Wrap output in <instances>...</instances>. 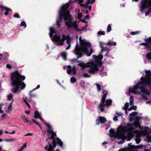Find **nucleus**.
<instances>
[{"mask_svg": "<svg viewBox=\"0 0 151 151\" xmlns=\"http://www.w3.org/2000/svg\"><path fill=\"white\" fill-rule=\"evenodd\" d=\"M25 79V76L21 75L18 70H16L12 73L11 76V85L15 87L12 89V91L16 93L19 91V88L22 90L24 89L26 85L22 80H24Z\"/></svg>", "mask_w": 151, "mask_h": 151, "instance_id": "obj_1", "label": "nucleus"}, {"mask_svg": "<svg viewBox=\"0 0 151 151\" xmlns=\"http://www.w3.org/2000/svg\"><path fill=\"white\" fill-rule=\"evenodd\" d=\"M79 40L81 44L80 46H79L77 44L75 48V55H78V58H79L82 56V52L86 54L88 56H91L93 52V50L92 48H91L90 52H89L87 48L88 47H90L91 46L90 43L85 41L83 40L82 39L81 37L79 38Z\"/></svg>", "mask_w": 151, "mask_h": 151, "instance_id": "obj_2", "label": "nucleus"}, {"mask_svg": "<svg viewBox=\"0 0 151 151\" xmlns=\"http://www.w3.org/2000/svg\"><path fill=\"white\" fill-rule=\"evenodd\" d=\"M59 18L56 21V25L58 28L60 27L61 24L60 23L62 22L63 19L65 21L68 20V21H65V23L66 25L67 26V29H68L69 28L68 26V23L69 22L70 19L71 22H72V19L71 16H65L60 14H59Z\"/></svg>", "mask_w": 151, "mask_h": 151, "instance_id": "obj_3", "label": "nucleus"}, {"mask_svg": "<svg viewBox=\"0 0 151 151\" xmlns=\"http://www.w3.org/2000/svg\"><path fill=\"white\" fill-rule=\"evenodd\" d=\"M68 27L70 28H73V29L77 31L81 32L82 31H86L87 30H86V28L83 27V28L81 29H80L78 28V24L77 23V21H75L73 22H71V20L68 23Z\"/></svg>", "mask_w": 151, "mask_h": 151, "instance_id": "obj_4", "label": "nucleus"}, {"mask_svg": "<svg viewBox=\"0 0 151 151\" xmlns=\"http://www.w3.org/2000/svg\"><path fill=\"white\" fill-rule=\"evenodd\" d=\"M70 5L68 3H67L63 5L61 7L59 11V14L64 16H71L70 15V11L67 10Z\"/></svg>", "mask_w": 151, "mask_h": 151, "instance_id": "obj_5", "label": "nucleus"}, {"mask_svg": "<svg viewBox=\"0 0 151 151\" xmlns=\"http://www.w3.org/2000/svg\"><path fill=\"white\" fill-rule=\"evenodd\" d=\"M146 73L145 75V78L143 81V83L146 85L150 87V89L151 90V73L150 70H146L145 71Z\"/></svg>", "mask_w": 151, "mask_h": 151, "instance_id": "obj_6", "label": "nucleus"}, {"mask_svg": "<svg viewBox=\"0 0 151 151\" xmlns=\"http://www.w3.org/2000/svg\"><path fill=\"white\" fill-rule=\"evenodd\" d=\"M145 84L143 81H139L135 84L133 86V88H129V93H133L134 94H139L140 93L138 91H135V90L139 88L140 89V88Z\"/></svg>", "mask_w": 151, "mask_h": 151, "instance_id": "obj_7", "label": "nucleus"}, {"mask_svg": "<svg viewBox=\"0 0 151 151\" xmlns=\"http://www.w3.org/2000/svg\"><path fill=\"white\" fill-rule=\"evenodd\" d=\"M151 6V0H142L140 4V12L142 13L144 10L148 6Z\"/></svg>", "mask_w": 151, "mask_h": 151, "instance_id": "obj_8", "label": "nucleus"}, {"mask_svg": "<svg viewBox=\"0 0 151 151\" xmlns=\"http://www.w3.org/2000/svg\"><path fill=\"white\" fill-rule=\"evenodd\" d=\"M112 101L111 99H107L103 104L100 103L98 108L101 112H103L104 110V107L106 106L107 108H108L109 106L112 105Z\"/></svg>", "mask_w": 151, "mask_h": 151, "instance_id": "obj_9", "label": "nucleus"}, {"mask_svg": "<svg viewBox=\"0 0 151 151\" xmlns=\"http://www.w3.org/2000/svg\"><path fill=\"white\" fill-rule=\"evenodd\" d=\"M47 133L49 134V136L50 134H51L50 137L49 138L50 139H55L57 142H60V139L58 137L55 138V137L57 136L56 134L53 131H51L50 130H47Z\"/></svg>", "mask_w": 151, "mask_h": 151, "instance_id": "obj_10", "label": "nucleus"}, {"mask_svg": "<svg viewBox=\"0 0 151 151\" xmlns=\"http://www.w3.org/2000/svg\"><path fill=\"white\" fill-rule=\"evenodd\" d=\"M76 61L78 63H79L78 65L81 67V70H83L87 68L91 67L92 64L90 63H84L83 62L80 60H77Z\"/></svg>", "mask_w": 151, "mask_h": 151, "instance_id": "obj_11", "label": "nucleus"}, {"mask_svg": "<svg viewBox=\"0 0 151 151\" xmlns=\"http://www.w3.org/2000/svg\"><path fill=\"white\" fill-rule=\"evenodd\" d=\"M93 56L94 58L95 59V62L98 64L99 66H101L102 64V62L101 60L103 58V55H100L97 56L96 55H93Z\"/></svg>", "mask_w": 151, "mask_h": 151, "instance_id": "obj_12", "label": "nucleus"}, {"mask_svg": "<svg viewBox=\"0 0 151 151\" xmlns=\"http://www.w3.org/2000/svg\"><path fill=\"white\" fill-rule=\"evenodd\" d=\"M133 133L136 134L135 136V141L137 144L139 143L141 140V139L140 137L141 136L140 134V132L139 131L135 130L133 131Z\"/></svg>", "mask_w": 151, "mask_h": 151, "instance_id": "obj_13", "label": "nucleus"}, {"mask_svg": "<svg viewBox=\"0 0 151 151\" xmlns=\"http://www.w3.org/2000/svg\"><path fill=\"white\" fill-rule=\"evenodd\" d=\"M145 85V84H144L143 85H142V86L140 88V90L142 93L149 96L150 94V92L149 91L146 89Z\"/></svg>", "mask_w": 151, "mask_h": 151, "instance_id": "obj_14", "label": "nucleus"}, {"mask_svg": "<svg viewBox=\"0 0 151 151\" xmlns=\"http://www.w3.org/2000/svg\"><path fill=\"white\" fill-rule=\"evenodd\" d=\"M52 144L53 145L52 147L53 149L55 148L56 147L57 145L58 144L61 148H63V142L60 140V142H58L55 141V139H54L52 140Z\"/></svg>", "mask_w": 151, "mask_h": 151, "instance_id": "obj_15", "label": "nucleus"}, {"mask_svg": "<svg viewBox=\"0 0 151 151\" xmlns=\"http://www.w3.org/2000/svg\"><path fill=\"white\" fill-rule=\"evenodd\" d=\"M106 121V119L104 117L100 116L99 119L96 120V123L97 125H99L100 123L103 124Z\"/></svg>", "mask_w": 151, "mask_h": 151, "instance_id": "obj_16", "label": "nucleus"}, {"mask_svg": "<svg viewBox=\"0 0 151 151\" xmlns=\"http://www.w3.org/2000/svg\"><path fill=\"white\" fill-rule=\"evenodd\" d=\"M102 93H103L104 94L102 97L100 103H102L103 104L104 102H105L106 98L108 94L107 91L106 90H103Z\"/></svg>", "mask_w": 151, "mask_h": 151, "instance_id": "obj_17", "label": "nucleus"}, {"mask_svg": "<svg viewBox=\"0 0 151 151\" xmlns=\"http://www.w3.org/2000/svg\"><path fill=\"white\" fill-rule=\"evenodd\" d=\"M99 70L98 68L96 66L92 67L90 68L88 70V72L90 73L94 74L96 71H97Z\"/></svg>", "mask_w": 151, "mask_h": 151, "instance_id": "obj_18", "label": "nucleus"}, {"mask_svg": "<svg viewBox=\"0 0 151 151\" xmlns=\"http://www.w3.org/2000/svg\"><path fill=\"white\" fill-rule=\"evenodd\" d=\"M126 127L127 128V129L128 131L133 132V131L134 129L133 127L132 123H128Z\"/></svg>", "mask_w": 151, "mask_h": 151, "instance_id": "obj_19", "label": "nucleus"}, {"mask_svg": "<svg viewBox=\"0 0 151 151\" xmlns=\"http://www.w3.org/2000/svg\"><path fill=\"white\" fill-rule=\"evenodd\" d=\"M120 132H125L128 131L126 127H123L122 125L120 126L117 129Z\"/></svg>", "mask_w": 151, "mask_h": 151, "instance_id": "obj_20", "label": "nucleus"}, {"mask_svg": "<svg viewBox=\"0 0 151 151\" xmlns=\"http://www.w3.org/2000/svg\"><path fill=\"white\" fill-rule=\"evenodd\" d=\"M60 36L58 35L57 34H55L52 38V40L55 42H58L60 39Z\"/></svg>", "mask_w": 151, "mask_h": 151, "instance_id": "obj_21", "label": "nucleus"}, {"mask_svg": "<svg viewBox=\"0 0 151 151\" xmlns=\"http://www.w3.org/2000/svg\"><path fill=\"white\" fill-rule=\"evenodd\" d=\"M132 124L133 127L134 126L136 128L138 127L139 128L140 130H141L144 129V128H143L141 126V124L139 123H137L134 122L132 123Z\"/></svg>", "mask_w": 151, "mask_h": 151, "instance_id": "obj_22", "label": "nucleus"}, {"mask_svg": "<svg viewBox=\"0 0 151 151\" xmlns=\"http://www.w3.org/2000/svg\"><path fill=\"white\" fill-rule=\"evenodd\" d=\"M91 0H87L85 4H80V5L81 7H84L86 9L88 8V6L90 3Z\"/></svg>", "mask_w": 151, "mask_h": 151, "instance_id": "obj_23", "label": "nucleus"}, {"mask_svg": "<svg viewBox=\"0 0 151 151\" xmlns=\"http://www.w3.org/2000/svg\"><path fill=\"white\" fill-rule=\"evenodd\" d=\"M144 41L145 42H147L148 43L149 49H151V37H149L148 38L145 39Z\"/></svg>", "mask_w": 151, "mask_h": 151, "instance_id": "obj_24", "label": "nucleus"}, {"mask_svg": "<svg viewBox=\"0 0 151 151\" xmlns=\"http://www.w3.org/2000/svg\"><path fill=\"white\" fill-rule=\"evenodd\" d=\"M110 50L107 47H102V49H101L100 54H101L103 52L106 51L107 53H109Z\"/></svg>", "mask_w": 151, "mask_h": 151, "instance_id": "obj_25", "label": "nucleus"}, {"mask_svg": "<svg viewBox=\"0 0 151 151\" xmlns=\"http://www.w3.org/2000/svg\"><path fill=\"white\" fill-rule=\"evenodd\" d=\"M34 91V90H32L30 91L29 92V98L31 99L32 98L35 97L36 96V94L35 93H32V92Z\"/></svg>", "mask_w": 151, "mask_h": 151, "instance_id": "obj_26", "label": "nucleus"}, {"mask_svg": "<svg viewBox=\"0 0 151 151\" xmlns=\"http://www.w3.org/2000/svg\"><path fill=\"white\" fill-rule=\"evenodd\" d=\"M4 10H6V11L4 13V15H8L9 14V13L8 12L9 11V12H12V10L8 8H7V7H5V8H4Z\"/></svg>", "mask_w": 151, "mask_h": 151, "instance_id": "obj_27", "label": "nucleus"}, {"mask_svg": "<svg viewBox=\"0 0 151 151\" xmlns=\"http://www.w3.org/2000/svg\"><path fill=\"white\" fill-rule=\"evenodd\" d=\"M139 45H143L145 46V49H149V47L148 46L149 44L147 42H143L139 44Z\"/></svg>", "mask_w": 151, "mask_h": 151, "instance_id": "obj_28", "label": "nucleus"}, {"mask_svg": "<svg viewBox=\"0 0 151 151\" xmlns=\"http://www.w3.org/2000/svg\"><path fill=\"white\" fill-rule=\"evenodd\" d=\"M40 116V115L38 111H35L34 112L33 117L36 119H37Z\"/></svg>", "mask_w": 151, "mask_h": 151, "instance_id": "obj_29", "label": "nucleus"}, {"mask_svg": "<svg viewBox=\"0 0 151 151\" xmlns=\"http://www.w3.org/2000/svg\"><path fill=\"white\" fill-rule=\"evenodd\" d=\"M110 137H113L115 134V132L113 129H111L109 130Z\"/></svg>", "mask_w": 151, "mask_h": 151, "instance_id": "obj_30", "label": "nucleus"}, {"mask_svg": "<svg viewBox=\"0 0 151 151\" xmlns=\"http://www.w3.org/2000/svg\"><path fill=\"white\" fill-rule=\"evenodd\" d=\"M107 46H115L116 45V43L115 42H109L106 43V44Z\"/></svg>", "mask_w": 151, "mask_h": 151, "instance_id": "obj_31", "label": "nucleus"}, {"mask_svg": "<svg viewBox=\"0 0 151 151\" xmlns=\"http://www.w3.org/2000/svg\"><path fill=\"white\" fill-rule=\"evenodd\" d=\"M61 55L65 60H67V55L66 52H62L61 54Z\"/></svg>", "mask_w": 151, "mask_h": 151, "instance_id": "obj_32", "label": "nucleus"}, {"mask_svg": "<svg viewBox=\"0 0 151 151\" xmlns=\"http://www.w3.org/2000/svg\"><path fill=\"white\" fill-rule=\"evenodd\" d=\"M144 129L143 131H142V132L145 133H151V130L149 132L148 131V130L149 129L148 127H145L144 128Z\"/></svg>", "mask_w": 151, "mask_h": 151, "instance_id": "obj_33", "label": "nucleus"}, {"mask_svg": "<svg viewBox=\"0 0 151 151\" xmlns=\"http://www.w3.org/2000/svg\"><path fill=\"white\" fill-rule=\"evenodd\" d=\"M68 69L67 70V73L68 74H70L72 72V67L70 65L67 66Z\"/></svg>", "mask_w": 151, "mask_h": 151, "instance_id": "obj_34", "label": "nucleus"}, {"mask_svg": "<svg viewBox=\"0 0 151 151\" xmlns=\"http://www.w3.org/2000/svg\"><path fill=\"white\" fill-rule=\"evenodd\" d=\"M49 148L47 150V151H54V149L53 148L52 146L50 143L49 142H48Z\"/></svg>", "mask_w": 151, "mask_h": 151, "instance_id": "obj_35", "label": "nucleus"}, {"mask_svg": "<svg viewBox=\"0 0 151 151\" xmlns=\"http://www.w3.org/2000/svg\"><path fill=\"white\" fill-rule=\"evenodd\" d=\"M134 100L133 97L132 96H131L130 97V105L131 106L133 105Z\"/></svg>", "mask_w": 151, "mask_h": 151, "instance_id": "obj_36", "label": "nucleus"}, {"mask_svg": "<svg viewBox=\"0 0 151 151\" xmlns=\"http://www.w3.org/2000/svg\"><path fill=\"white\" fill-rule=\"evenodd\" d=\"M22 119L23 120L25 123H27L29 122V120L24 115L22 116L21 117Z\"/></svg>", "mask_w": 151, "mask_h": 151, "instance_id": "obj_37", "label": "nucleus"}, {"mask_svg": "<svg viewBox=\"0 0 151 151\" xmlns=\"http://www.w3.org/2000/svg\"><path fill=\"white\" fill-rule=\"evenodd\" d=\"M62 38L61 40L64 41L65 40H67L68 38H70V36H66L65 35L63 34L62 36Z\"/></svg>", "mask_w": 151, "mask_h": 151, "instance_id": "obj_38", "label": "nucleus"}, {"mask_svg": "<svg viewBox=\"0 0 151 151\" xmlns=\"http://www.w3.org/2000/svg\"><path fill=\"white\" fill-rule=\"evenodd\" d=\"M4 59L5 60H6L8 58L9 55L7 52H5L4 54Z\"/></svg>", "mask_w": 151, "mask_h": 151, "instance_id": "obj_39", "label": "nucleus"}, {"mask_svg": "<svg viewBox=\"0 0 151 151\" xmlns=\"http://www.w3.org/2000/svg\"><path fill=\"white\" fill-rule=\"evenodd\" d=\"M27 146V144L26 143L24 144L21 148L18 150V151H22L24 149L26 148Z\"/></svg>", "mask_w": 151, "mask_h": 151, "instance_id": "obj_40", "label": "nucleus"}, {"mask_svg": "<svg viewBox=\"0 0 151 151\" xmlns=\"http://www.w3.org/2000/svg\"><path fill=\"white\" fill-rule=\"evenodd\" d=\"M72 71L73 74L75 75L76 73V68L75 65L73 66L72 68Z\"/></svg>", "mask_w": 151, "mask_h": 151, "instance_id": "obj_41", "label": "nucleus"}, {"mask_svg": "<svg viewBox=\"0 0 151 151\" xmlns=\"http://www.w3.org/2000/svg\"><path fill=\"white\" fill-rule=\"evenodd\" d=\"M138 113L137 112L134 111L130 113L129 116H132L134 117L137 115Z\"/></svg>", "mask_w": 151, "mask_h": 151, "instance_id": "obj_42", "label": "nucleus"}, {"mask_svg": "<svg viewBox=\"0 0 151 151\" xmlns=\"http://www.w3.org/2000/svg\"><path fill=\"white\" fill-rule=\"evenodd\" d=\"M147 58L149 60L151 59V52L149 53H148L146 55Z\"/></svg>", "mask_w": 151, "mask_h": 151, "instance_id": "obj_43", "label": "nucleus"}, {"mask_svg": "<svg viewBox=\"0 0 151 151\" xmlns=\"http://www.w3.org/2000/svg\"><path fill=\"white\" fill-rule=\"evenodd\" d=\"M45 124L48 128V129H47V130H51L52 129V127L49 124L47 123L46 122H45Z\"/></svg>", "mask_w": 151, "mask_h": 151, "instance_id": "obj_44", "label": "nucleus"}, {"mask_svg": "<svg viewBox=\"0 0 151 151\" xmlns=\"http://www.w3.org/2000/svg\"><path fill=\"white\" fill-rule=\"evenodd\" d=\"M45 124L48 128V129H47V130H51L52 129V127L49 124L47 123L46 122H45Z\"/></svg>", "mask_w": 151, "mask_h": 151, "instance_id": "obj_45", "label": "nucleus"}, {"mask_svg": "<svg viewBox=\"0 0 151 151\" xmlns=\"http://www.w3.org/2000/svg\"><path fill=\"white\" fill-rule=\"evenodd\" d=\"M137 106H135L132 105V106L130 108L128 109L129 111H131V110L134 109L135 110H136Z\"/></svg>", "mask_w": 151, "mask_h": 151, "instance_id": "obj_46", "label": "nucleus"}, {"mask_svg": "<svg viewBox=\"0 0 151 151\" xmlns=\"http://www.w3.org/2000/svg\"><path fill=\"white\" fill-rule=\"evenodd\" d=\"M97 89L98 91L100 92L101 91V86L100 84L97 83L96 84Z\"/></svg>", "mask_w": 151, "mask_h": 151, "instance_id": "obj_47", "label": "nucleus"}, {"mask_svg": "<svg viewBox=\"0 0 151 151\" xmlns=\"http://www.w3.org/2000/svg\"><path fill=\"white\" fill-rule=\"evenodd\" d=\"M50 32H51L52 34H54L56 33V32L53 27H50Z\"/></svg>", "mask_w": 151, "mask_h": 151, "instance_id": "obj_48", "label": "nucleus"}, {"mask_svg": "<svg viewBox=\"0 0 151 151\" xmlns=\"http://www.w3.org/2000/svg\"><path fill=\"white\" fill-rule=\"evenodd\" d=\"M13 98V95L12 93L10 94L8 96L7 99L8 100H11Z\"/></svg>", "mask_w": 151, "mask_h": 151, "instance_id": "obj_49", "label": "nucleus"}, {"mask_svg": "<svg viewBox=\"0 0 151 151\" xmlns=\"http://www.w3.org/2000/svg\"><path fill=\"white\" fill-rule=\"evenodd\" d=\"M111 29V26L110 24H109L108 25L107 28V32H109Z\"/></svg>", "mask_w": 151, "mask_h": 151, "instance_id": "obj_50", "label": "nucleus"}, {"mask_svg": "<svg viewBox=\"0 0 151 151\" xmlns=\"http://www.w3.org/2000/svg\"><path fill=\"white\" fill-rule=\"evenodd\" d=\"M20 26H24L25 28L27 27V24L25 22L23 21L21 22L20 24Z\"/></svg>", "mask_w": 151, "mask_h": 151, "instance_id": "obj_51", "label": "nucleus"}, {"mask_svg": "<svg viewBox=\"0 0 151 151\" xmlns=\"http://www.w3.org/2000/svg\"><path fill=\"white\" fill-rule=\"evenodd\" d=\"M13 101V100H12L11 102V103L9 106L8 108V110H12L13 109L12 106V103Z\"/></svg>", "mask_w": 151, "mask_h": 151, "instance_id": "obj_52", "label": "nucleus"}, {"mask_svg": "<svg viewBox=\"0 0 151 151\" xmlns=\"http://www.w3.org/2000/svg\"><path fill=\"white\" fill-rule=\"evenodd\" d=\"M147 9H148V11H147L145 14V16H147L149 15L150 13L151 12V9L150 8H147Z\"/></svg>", "mask_w": 151, "mask_h": 151, "instance_id": "obj_53", "label": "nucleus"}, {"mask_svg": "<svg viewBox=\"0 0 151 151\" xmlns=\"http://www.w3.org/2000/svg\"><path fill=\"white\" fill-rule=\"evenodd\" d=\"M76 81V79L74 77H72L70 78L71 82L72 83L75 82Z\"/></svg>", "mask_w": 151, "mask_h": 151, "instance_id": "obj_54", "label": "nucleus"}, {"mask_svg": "<svg viewBox=\"0 0 151 151\" xmlns=\"http://www.w3.org/2000/svg\"><path fill=\"white\" fill-rule=\"evenodd\" d=\"M64 41H63L62 40H60L58 41V44L59 45H63Z\"/></svg>", "mask_w": 151, "mask_h": 151, "instance_id": "obj_55", "label": "nucleus"}, {"mask_svg": "<svg viewBox=\"0 0 151 151\" xmlns=\"http://www.w3.org/2000/svg\"><path fill=\"white\" fill-rule=\"evenodd\" d=\"M98 35L100 36L101 35H105V32L104 31H99L98 32Z\"/></svg>", "mask_w": 151, "mask_h": 151, "instance_id": "obj_56", "label": "nucleus"}, {"mask_svg": "<svg viewBox=\"0 0 151 151\" xmlns=\"http://www.w3.org/2000/svg\"><path fill=\"white\" fill-rule=\"evenodd\" d=\"M32 121L35 124L37 125V126H39V127H40L41 126L40 125L39 123L37 122L34 119H32Z\"/></svg>", "mask_w": 151, "mask_h": 151, "instance_id": "obj_57", "label": "nucleus"}, {"mask_svg": "<svg viewBox=\"0 0 151 151\" xmlns=\"http://www.w3.org/2000/svg\"><path fill=\"white\" fill-rule=\"evenodd\" d=\"M140 33L139 31H135V32H133L131 33V34L132 35H136L138 34H139Z\"/></svg>", "mask_w": 151, "mask_h": 151, "instance_id": "obj_58", "label": "nucleus"}, {"mask_svg": "<svg viewBox=\"0 0 151 151\" xmlns=\"http://www.w3.org/2000/svg\"><path fill=\"white\" fill-rule=\"evenodd\" d=\"M70 41H71V39H70V38H68L67 39L66 42H67V44H68V45H70Z\"/></svg>", "mask_w": 151, "mask_h": 151, "instance_id": "obj_59", "label": "nucleus"}, {"mask_svg": "<svg viewBox=\"0 0 151 151\" xmlns=\"http://www.w3.org/2000/svg\"><path fill=\"white\" fill-rule=\"evenodd\" d=\"M23 101H24V102L27 105V106L29 108H30V105H29V104L27 102V101L24 99H23Z\"/></svg>", "mask_w": 151, "mask_h": 151, "instance_id": "obj_60", "label": "nucleus"}, {"mask_svg": "<svg viewBox=\"0 0 151 151\" xmlns=\"http://www.w3.org/2000/svg\"><path fill=\"white\" fill-rule=\"evenodd\" d=\"M83 16L82 14L81 13H78V18L79 19H81V18Z\"/></svg>", "mask_w": 151, "mask_h": 151, "instance_id": "obj_61", "label": "nucleus"}, {"mask_svg": "<svg viewBox=\"0 0 151 151\" xmlns=\"http://www.w3.org/2000/svg\"><path fill=\"white\" fill-rule=\"evenodd\" d=\"M83 76L85 78H89L91 76L88 75L87 73H84L83 74Z\"/></svg>", "mask_w": 151, "mask_h": 151, "instance_id": "obj_62", "label": "nucleus"}, {"mask_svg": "<svg viewBox=\"0 0 151 151\" xmlns=\"http://www.w3.org/2000/svg\"><path fill=\"white\" fill-rule=\"evenodd\" d=\"M14 17H16L17 18H20V16L19 14L18 13H16L14 15Z\"/></svg>", "mask_w": 151, "mask_h": 151, "instance_id": "obj_63", "label": "nucleus"}, {"mask_svg": "<svg viewBox=\"0 0 151 151\" xmlns=\"http://www.w3.org/2000/svg\"><path fill=\"white\" fill-rule=\"evenodd\" d=\"M129 107V103L128 102H126L124 105V109H127Z\"/></svg>", "mask_w": 151, "mask_h": 151, "instance_id": "obj_64", "label": "nucleus"}]
</instances>
